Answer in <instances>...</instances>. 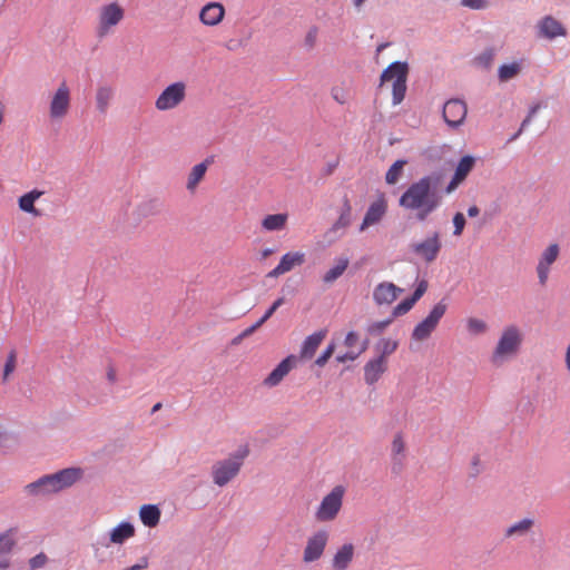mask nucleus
I'll list each match as a JSON object with an SVG mask.
<instances>
[{
	"mask_svg": "<svg viewBox=\"0 0 570 570\" xmlns=\"http://www.w3.org/2000/svg\"><path fill=\"white\" fill-rule=\"evenodd\" d=\"M440 183L439 174L422 177L401 196L400 205L414 212L419 220H425L442 203V196L439 193Z\"/></svg>",
	"mask_w": 570,
	"mask_h": 570,
	"instance_id": "1",
	"label": "nucleus"
},
{
	"mask_svg": "<svg viewBox=\"0 0 570 570\" xmlns=\"http://www.w3.org/2000/svg\"><path fill=\"white\" fill-rule=\"evenodd\" d=\"M82 475L80 468H67L52 474H46L27 484L23 491L36 498H43L75 484Z\"/></svg>",
	"mask_w": 570,
	"mask_h": 570,
	"instance_id": "2",
	"label": "nucleus"
},
{
	"mask_svg": "<svg viewBox=\"0 0 570 570\" xmlns=\"http://www.w3.org/2000/svg\"><path fill=\"white\" fill-rule=\"evenodd\" d=\"M247 445L239 446L227 459L216 461L212 466L213 482L218 487L228 484L240 471L244 460L248 456Z\"/></svg>",
	"mask_w": 570,
	"mask_h": 570,
	"instance_id": "3",
	"label": "nucleus"
},
{
	"mask_svg": "<svg viewBox=\"0 0 570 570\" xmlns=\"http://www.w3.org/2000/svg\"><path fill=\"white\" fill-rule=\"evenodd\" d=\"M521 343L522 334L520 330L514 325L505 327L492 353V363L501 365L504 361L514 356L519 352Z\"/></svg>",
	"mask_w": 570,
	"mask_h": 570,
	"instance_id": "4",
	"label": "nucleus"
},
{
	"mask_svg": "<svg viewBox=\"0 0 570 570\" xmlns=\"http://www.w3.org/2000/svg\"><path fill=\"white\" fill-rule=\"evenodd\" d=\"M448 305L444 301L436 303L429 315L422 320L412 332V340L415 342L426 341L438 327L441 318L446 312Z\"/></svg>",
	"mask_w": 570,
	"mask_h": 570,
	"instance_id": "5",
	"label": "nucleus"
},
{
	"mask_svg": "<svg viewBox=\"0 0 570 570\" xmlns=\"http://www.w3.org/2000/svg\"><path fill=\"white\" fill-rule=\"evenodd\" d=\"M345 489L342 485H336L326 494L315 513V518L321 522H328L334 520L343 504Z\"/></svg>",
	"mask_w": 570,
	"mask_h": 570,
	"instance_id": "6",
	"label": "nucleus"
},
{
	"mask_svg": "<svg viewBox=\"0 0 570 570\" xmlns=\"http://www.w3.org/2000/svg\"><path fill=\"white\" fill-rule=\"evenodd\" d=\"M125 17V10L117 3L112 2L102 6L99 13V23L96 30L98 38L102 39L109 33L110 28L117 26Z\"/></svg>",
	"mask_w": 570,
	"mask_h": 570,
	"instance_id": "7",
	"label": "nucleus"
},
{
	"mask_svg": "<svg viewBox=\"0 0 570 570\" xmlns=\"http://www.w3.org/2000/svg\"><path fill=\"white\" fill-rule=\"evenodd\" d=\"M186 96V86L178 81L166 87L157 98L155 106L158 110H169L177 107Z\"/></svg>",
	"mask_w": 570,
	"mask_h": 570,
	"instance_id": "8",
	"label": "nucleus"
},
{
	"mask_svg": "<svg viewBox=\"0 0 570 570\" xmlns=\"http://www.w3.org/2000/svg\"><path fill=\"white\" fill-rule=\"evenodd\" d=\"M468 114V107L460 99H450L443 106L444 121L451 128H458L463 124Z\"/></svg>",
	"mask_w": 570,
	"mask_h": 570,
	"instance_id": "9",
	"label": "nucleus"
},
{
	"mask_svg": "<svg viewBox=\"0 0 570 570\" xmlns=\"http://www.w3.org/2000/svg\"><path fill=\"white\" fill-rule=\"evenodd\" d=\"M328 533L325 530H320L308 538L304 549L303 560L306 563L318 560L327 544Z\"/></svg>",
	"mask_w": 570,
	"mask_h": 570,
	"instance_id": "10",
	"label": "nucleus"
},
{
	"mask_svg": "<svg viewBox=\"0 0 570 570\" xmlns=\"http://www.w3.org/2000/svg\"><path fill=\"white\" fill-rule=\"evenodd\" d=\"M441 247L440 236L438 233H434L431 237L414 244L412 249L424 262L431 263L438 257Z\"/></svg>",
	"mask_w": 570,
	"mask_h": 570,
	"instance_id": "11",
	"label": "nucleus"
},
{
	"mask_svg": "<svg viewBox=\"0 0 570 570\" xmlns=\"http://www.w3.org/2000/svg\"><path fill=\"white\" fill-rule=\"evenodd\" d=\"M298 357L294 354L286 356L282 360L276 367L266 376L264 384L273 387L278 385L282 380L289 373L292 368L296 366Z\"/></svg>",
	"mask_w": 570,
	"mask_h": 570,
	"instance_id": "12",
	"label": "nucleus"
},
{
	"mask_svg": "<svg viewBox=\"0 0 570 570\" xmlns=\"http://www.w3.org/2000/svg\"><path fill=\"white\" fill-rule=\"evenodd\" d=\"M560 253L558 244L549 245L539 259L537 266L538 278L541 285H546L551 265L557 261Z\"/></svg>",
	"mask_w": 570,
	"mask_h": 570,
	"instance_id": "13",
	"label": "nucleus"
},
{
	"mask_svg": "<svg viewBox=\"0 0 570 570\" xmlns=\"http://www.w3.org/2000/svg\"><path fill=\"white\" fill-rule=\"evenodd\" d=\"M70 106V91L65 82L60 85L58 90L52 97L50 102V116L51 118H61L63 117L69 109Z\"/></svg>",
	"mask_w": 570,
	"mask_h": 570,
	"instance_id": "14",
	"label": "nucleus"
},
{
	"mask_svg": "<svg viewBox=\"0 0 570 570\" xmlns=\"http://www.w3.org/2000/svg\"><path fill=\"white\" fill-rule=\"evenodd\" d=\"M407 75L409 65L394 61V105L401 104L405 97Z\"/></svg>",
	"mask_w": 570,
	"mask_h": 570,
	"instance_id": "15",
	"label": "nucleus"
},
{
	"mask_svg": "<svg viewBox=\"0 0 570 570\" xmlns=\"http://www.w3.org/2000/svg\"><path fill=\"white\" fill-rule=\"evenodd\" d=\"M475 164L472 156H464L459 161L454 175L445 188L446 194L453 193L468 177Z\"/></svg>",
	"mask_w": 570,
	"mask_h": 570,
	"instance_id": "16",
	"label": "nucleus"
},
{
	"mask_svg": "<svg viewBox=\"0 0 570 570\" xmlns=\"http://www.w3.org/2000/svg\"><path fill=\"white\" fill-rule=\"evenodd\" d=\"M17 532L18 528L12 527L0 533V570L7 569L10 566L9 556L17 544L14 539Z\"/></svg>",
	"mask_w": 570,
	"mask_h": 570,
	"instance_id": "17",
	"label": "nucleus"
},
{
	"mask_svg": "<svg viewBox=\"0 0 570 570\" xmlns=\"http://www.w3.org/2000/svg\"><path fill=\"white\" fill-rule=\"evenodd\" d=\"M539 36L547 39L566 36L564 27L551 16H547L538 23Z\"/></svg>",
	"mask_w": 570,
	"mask_h": 570,
	"instance_id": "18",
	"label": "nucleus"
},
{
	"mask_svg": "<svg viewBox=\"0 0 570 570\" xmlns=\"http://www.w3.org/2000/svg\"><path fill=\"white\" fill-rule=\"evenodd\" d=\"M225 16V8L219 2H209L199 12L200 21L206 26L218 24Z\"/></svg>",
	"mask_w": 570,
	"mask_h": 570,
	"instance_id": "19",
	"label": "nucleus"
},
{
	"mask_svg": "<svg viewBox=\"0 0 570 570\" xmlns=\"http://www.w3.org/2000/svg\"><path fill=\"white\" fill-rule=\"evenodd\" d=\"M387 209V203L383 197H380L377 200L371 204L368 207L363 223L360 227L361 230H364L365 228L370 227L371 225H374L381 220L383 215L385 214Z\"/></svg>",
	"mask_w": 570,
	"mask_h": 570,
	"instance_id": "20",
	"label": "nucleus"
},
{
	"mask_svg": "<svg viewBox=\"0 0 570 570\" xmlns=\"http://www.w3.org/2000/svg\"><path fill=\"white\" fill-rule=\"evenodd\" d=\"M326 336V331L322 330L318 332L313 333L312 335L307 336L301 347L299 356H297L301 360H311L317 348L320 347L321 343Z\"/></svg>",
	"mask_w": 570,
	"mask_h": 570,
	"instance_id": "21",
	"label": "nucleus"
},
{
	"mask_svg": "<svg viewBox=\"0 0 570 570\" xmlns=\"http://www.w3.org/2000/svg\"><path fill=\"white\" fill-rule=\"evenodd\" d=\"M387 347H389V342L385 343L383 354L377 356L376 358L370 361L365 365L364 377H365V382L367 384L375 383L379 380L380 375L384 372V370H385L383 366L384 355L390 353Z\"/></svg>",
	"mask_w": 570,
	"mask_h": 570,
	"instance_id": "22",
	"label": "nucleus"
},
{
	"mask_svg": "<svg viewBox=\"0 0 570 570\" xmlns=\"http://www.w3.org/2000/svg\"><path fill=\"white\" fill-rule=\"evenodd\" d=\"M213 163L214 157H207L204 161L195 165L191 168L186 185V188L189 191H193L197 187V185L204 179L209 165H212Z\"/></svg>",
	"mask_w": 570,
	"mask_h": 570,
	"instance_id": "23",
	"label": "nucleus"
},
{
	"mask_svg": "<svg viewBox=\"0 0 570 570\" xmlns=\"http://www.w3.org/2000/svg\"><path fill=\"white\" fill-rule=\"evenodd\" d=\"M428 282L425 279L420 281L413 295L402 301L394 307V315L406 314L414 306V304L424 295V293L428 289Z\"/></svg>",
	"mask_w": 570,
	"mask_h": 570,
	"instance_id": "24",
	"label": "nucleus"
},
{
	"mask_svg": "<svg viewBox=\"0 0 570 570\" xmlns=\"http://www.w3.org/2000/svg\"><path fill=\"white\" fill-rule=\"evenodd\" d=\"M534 525V520L531 518H524L509 525L504 530V537L508 539L522 538L531 532Z\"/></svg>",
	"mask_w": 570,
	"mask_h": 570,
	"instance_id": "25",
	"label": "nucleus"
},
{
	"mask_svg": "<svg viewBox=\"0 0 570 570\" xmlns=\"http://www.w3.org/2000/svg\"><path fill=\"white\" fill-rule=\"evenodd\" d=\"M161 511L156 504H144L139 510V518L144 525L155 528L159 524Z\"/></svg>",
	"mask_w": 570,
	"mask_h": 570,
	"instance_id": "26",
	"label": "nucleus"
},
{
	"mask_svg": "<svg viewBox=\"0 0 570 570\" xmlns=\"http://www.w3.org/2000/svg\"><path fill=\"white\" fill-rule=\"evenodd\" d=\"M43 195L42 190L32 189L19 197L18 204L22 212L33 216H40L41 213L35 207V202Z\"/></svg>",
	"mask_w": 570,
	"mask_h": 570,
	"instance_id": "27",
	"label": "nucleus"
},
{
	"mask_svg": "<svg viewBox=\"0 0 570 570\" xmlns=\"http://www.w3.org/2000/svg\"><path fill=\"white\" fill-rule=\"evenodd\" d=\"M135 535V527L130 522H121L109 533V542L122 544L126 540Z\"/></svg>",
	"mask_w": 570,
	"mask_h": 570,
	"instance_id": "28",
	"label": "nucleus"
},
{
	"mask_svg": "<svg viewBox=\"0 0 570 570\" xmlns=\"http://www.w3.org/2000/svg\"><path fill=\"white\" fill-rule=\"evenodd\" d=\"M354 556V547L352 543H345L338 549L333 558V568L335 570H345L351 563Z\"/></svg>",
	"mask_w": 570,
	"mask_h": 570,
	"instance_id": "29",
	"label": "nucleus"
},
{
	"mask_svg": "<svg viewBox=\"0 0 570 570\" xmlns=\"http://www.w3.org/2000/svg\"><path fill=\"white\" fill-rule=\"evenodd\" d=\"M288 215L285 213L271 214L262 220V227L267 232H277L285 228Z\"/></svg>",
	"mask_w": 570,
	"mask_h": 570,
	"instance_id": "30",
	"label": "nucleus"
},
{
	"mask_svg": "<svg viewBox=\"0 0 570 570\" xmlns=\"http://www.w3.org/2000/svg\"><path fill=\"white\" fill-rule=\"evenodd\" d=\"M373 299L376 305L381 306L383 304L392 303V282H383L379 284L373 292Z\"/></svg>",
	"mask_w": 570,
	"mask_h": 570,
	"instance_id": "31",
	"label": "nucleus"
},
{
	"mask_svg": "<svg viewBox=\"0 0 570 570\" xmlns=\"http://www.w3.org/2000/svg\"><path fill=\"white\" fill-rule=\"evenodd\" d=\"M161 208H163V203L160 202V199L153 198V199H148V200H145L141 204H139V206L137 207V210H138L139 216L146 218V217L156 216V215L160 214Z\"/></svg>",
	"mask_w": 570,
	"mask_h": 570,
	"instance_id": "32",
	"label": "nucleus"
},
{
	"mask_svg": "<svg viewBox=\"0 0 570 570\" xmlns=\"http://www.w3.org/2000/svg\"><path fill=\"white\" fill-rule=\"evenodd\" d=\"M305 262V255L303 253H287L285 254L278 264L279 269L284 273L289 272L297 265H302Z\"/></svg>",
	"mask_w": 570,
	"mask_h": 570,
	"instance_id": "33",
	"label": "nucleus"
},
{
	"mask_svg": "<svg viewBox=\"0 0 570 570\" xmlns=\"http://www.w3.org/2000/svg\"><path fill=\"white\" fill-rule=\"evenodd\" d=\"M112 96H114V90L111 87L102 86L97 89L96 104H97V109L101 114H105L107 111Z\"/></svg>",
	"mask_w": 570,
	"mask_h": 570,
	"instance_id": "34",
	"label": "nucleus"
},
{
	"mask_svg": "<svg viewBox=\"0 0 570 570\" xmlns=\"http://www.w3.org/2000/svg\"><path fill=\"white\" fill-rule=\"evenodd\" d=\"M347 266V258H338L336 265L325 273V275L323 276V282L327 284L335 282L338 277L342 276Z\"/></svg>",
	"mask_w": 570,
	"mask_h": 570,
	"instance_id": "35",
	"label": "nucleus"
},
{
	"mask_svg": "<svg viewBox=\"0 0 570 570\" xmlns=\"http://www.w3.org/2000/svg\"><path fill=\"white\" fill-rule=\"evenodd\" d=\"M352 207L348 198L345 196L343 199V208L336 223L333 225V229L345 228L351 223Z\"/></svg>",
	"mask_w": 570,
	"mask_h": 570,
	"instance_id": "36",
	"label": "nucleus"
},
{
	"mask_svg": "<svg viewBox=\"0 0 570 570\" xmlns=\"http://www.w3.org/2000/svg\"><path fill=\"white\" fill-rule=\"evenodd\" d=\"M520 71H521V65L519 62L502 65L498 71L499 79L501 81H508V80L514 78L515 76H518Z\"/></svg>",
	"mask_w": 570,
	"mask_h": 570,
	"instance_id": "37",
	"label": "nucleus"
},
{
	"mask_svg": "<svg viewBox=\"0 0 570 570\" xmlns=\"http://www.w3.org/2000/svg\"><path fill=\"white\" fill-rule=\"evenodd\" d=\"M466 330L471 335H481L488 331V325L481 318L469 317L466 320Z\"/></svg>",
	"mask_w": 570,
	"mask_h": 570,
	"instance_id": "38",
	"label": "nucleus"
},
{
	"mask_svg": "<svg viewBox=\"0 0 570 570\" xmlns=\"http://www.w3.org/2000/svg\"><path fill=\"white\" fill-rule=\"evenodd\" d=\"M392 324V316L387 317L384 321L374 322L368 325L367 333L372 336H379L384 333V331Z\"/></svg>",
	"mask_w": 570,
	"mask_h": 570,
	"instance_id": "39",
	"label": "nucleus"
},
{
	"mask_svg": "<svg viewBox=\"0 0 570 570\" xmlns=\"http://www.w3.org/2000/svg\"><path fill=\"white\" fill-rule=\"evenodd\" d=\"M285 303V297H278L264 313V315L258 320V323L263 326L273 315L274 313Z\"/></svg>",
	"mask_w": 570,
	"mask_h": 570,
	"instance_id": "40",
	"label": "nucleus"
},
{
	"mask_svg": "<svg viewBox=\"0 0 570 570\" xmlns=\"http://www.w3.org/2000/svg\"><path fill=\"white\" fill-rule=\"evenodd\" d=\"M16 362H17V353L14 350H12L8 357H7V361L4 363V366H3V381H7L8 376L14 371L16 368Z\"/></svg>",
	"mask_w": 570,
	"mask_h": 570,
	"instance_id": "41",
	"label": "nucleus"
},
{
	"mask_svg": "<svg viewBox=\"0 0 570 570\" xmlns=\"http://www.w3.org/2000/svg\"><path fill=\"white\" fill-rule=\"evenodd\" d=\"M392 80V63H390L382 72L381 77H380V83H379V87L376 89V94H375V99H374V104L377 105V101H379V94L383 87V85L385 82H389Z\"/></svg>",
	"mask_w": 570,
	"mask_h": 570,
	"instance_id": "42",
	"label": "nucleus"
},
{
	"mask_svg": "<svg viewBox=\"0 0 570 570\" xmlns=\"http://www.w3.org/2000/svg\"><path fill=\"white\" fill-rule=\"evenodd\" d=\"M335 351V343H331L327 345V347L323 351V353L316 358L315 365L323 367L327 361L332 357Z\"/></svg>",
	"mask_w": 570,
	"mask_h": 570,
	"instance_id": "43",
	"label": "nucleus"
},
{
	"mask_svg": "<svg viewBox=\"0 0 570 570\" xmlns=\"http://www.w3.org/2000/svg\"><path fill=\"white\" fill-rule=\"evenodd\" d=\"M47 562H48L47 554L43 552H40L29 560V566H30L31 570H36V569L45 567Z\"/></svg>",
	"mask_w": 570,
	"mask_h": 570,
	"instance_id": "44",
	"label": "nucleus"
},
{
	"mask_svg": "<svg viewBox=\"0 0 570 570\" xmlns=\"http://www.w3.org/2000/svg\"><path fill=\"white\" fill-rule=\"evenodd\" d=\"M453 225H454V232L453 234L455 236H460L464 229L465 226V218L462 213H456L453 217Z\"/></svg>",
	"mask_w": 570,
	"mask_h": 570,
	"instance_id": "45",
	"label": "nucleus"
},
{
	"mask_svg": "<svg viewBox=\"0 0 570 570\" xmlns=\"http://www.w3.org/2000/svg\"><path fill=\"white\" fill-rule=\"evenodd\" d=\"M461 4L470 9L480 10L487 7L488 0H462Z\"/></svg>",
	"mask_w": 570,
	"mask_h": 570,
	"instance_id": "46",
	"label": "nucleus"
},
{
	"mask_svg": "<svg viewBox=\"0 0 570 570\" xmlns=\"http://www.w3.org/2000/svg\"><path fill=\"white\" fill-rule=\"evenodd\" d=\"M357 342H358V334L356 332L351 331L347 333L344 344L347 347H353L357 344Z\"/></svg>",
	"mask_w": 570,
	"mask_h": 570,
	"instance_id": "47",
	"label": "nucleus"
},
{
	"mask_svg": "<svg viewBox=\"0 0 570 570\" xmlns=\"http://www.w3.org/2000/svg\"><path fill=\"white\" fill-rule=\"evenodd\" d=\"M540 109V106L539 105H535L533 106L530 111H529V115L527 116V118L522 121L521 124V128L520 130H523L524 127L531 121V119L534 117V115L537 114V111Z\"/></svg>",
	"mask_w": 570,
	"mask_h": 570,
	"instance_id": "48",
	"label": "nucleus"
},
{
	"mask_svg": "<svg viewBox=\"0 0 570 570\" xmlns=\"http://www.w3.org/2000/svg\"><path fill=\"white\" fill-rule=\"evenodd\" d=\"M357 356H358V353H356V354H355V353H353V352H347V353H345V354H343V355H338V356L336 357V361H337L338 363H344V362H346V361H354Z\"/></svg>",
	"mask_w": 570,
	"mask_h": 570,
	"instance_id": "49",
	"label": "nucleus"
},
{
	"mask_svg": "<svg viewBox=\"0 0 570 570\" xmlns=\"http://www.w3.org/2000/svg\"><path fill=\"white\" fill-rule=\"evenodd\" d=\"M262 325L258 323V321L256 323H254L252 326H249L248 328L244 330L242 332L243 336L245 338L249 337L250 335H253Z\"/></svg>",
	"mask_w": 570,
	"mask_h": 570,
	"instance_id": "50",
	"label": "nucleus"
},
{
	"mask_svg": "<svg viewBox=\"0 0 570 570\" xmlns=\"http://www.w3.org/2000/svg\"><path fill=\"white\" fill-rule=\"evenodd\" d=\"M147 567H148V560H147V558H146V557H142V558L140 559V562H139V563L134 564V566H131V567H129V568H127V569H125V570H142V569H145V568H147Z\"/></svg>",
	"mask_w": 570,
	"mask_h": 570,
	"instance_id": "51",
	"label": "nucleus"
},
{
	"mask_svg": "<svg viewBox=\"0 0 570 570\" xmlns=\"http://www.w3.org/2000/svg\"><path fill=\"white\" fill-rule=\"evenodd\" d=\"M316 39V30H309L308 33L305 37V43L309 47H313Z\"/></svg>",
	"mask_w": 570,
	"mask_h": 570,
	"instance_id": "52",
	"label": "nucleus"
},
{
	"mask_svg": "<svg viewBox=\"0 0 570 570\" xmlns=\"http://www.w3.org/2000/svg\"><path fill=\"white\" fill-rule=\"evenodd\" d=\"M394 453H402L404 451V443L400 438H394Z\"/></svg>",
	"mask_w": 570,
	"mask_h": 570,
	"instance_id": "53",
	"label": "nucleus"
},
{
	"mask_svg": "<svg viewBox=\"0 0 570 570\" xmlns=\"http://www.w3.org/2000/svg\"><path fill=\"white\" fill-rule=\"evenodd\" d=\"M242 46V41L237 39H230L226 42V48L228 50H236Z\"/></svg>",
	"mask_w": 570,
	"mask_h": 570,
	"instance_id": "54",
	"label": "nucleus"
},
{
	"mask_svg": "<svg viewBox=\"0 0 570 570\" xmlns=\"http://www.w3.org/2000/svg\"><path fill=\"white\" fill-rule=\"evenodd\" d=\"M338 165V160H335L333 163H328L325 168H324V175L325 176H330L333 174V171L335 170V168L337 167Z\"/></svg>",
	"mask_w": 570,
	"mask_h": 570,
	"instance_id": "55",
	"label": "nucleus"
},
{
	"mask_svg": "<svg viewBox=\"0 0 570 570\" xmlns=\"http://www.w3.org/2000/svg\"><path fill=\"white\" fill-rule=\"evenodd\" d=\"M405 164H406L405 160L394 161V183L396 181V177Z\"/></svg>",
	"mask_w": 570,
	"mask_h": 570,
	"instance_id": "56",
	"label": "nucleus"
},
{
	"mask_svg": "<svg viewBox=\"0 0 570 570\" xmlns=\"http://www.w3.org/2000/svg\"><path fill=\"white\" fill-rule=\"evenodd\" d=\"M389 47H390V42H383V43H381V45H379V46H377V48H376V52H375V57H374V60H375V62H376V63H380V60H379L380 53H381L384 49H386V48H389Z\"/></svg>",
	"mask_w": 570,
	"mask_h": 570,
	"instance_id": "57",
	"label": "nucleus"
},
{
	"mask_svg": "<svg viewBox=\"0 0 570 570\" xmlns=\"http://www.w3.org/2000/svg\"><path fill=\"white\" fill-rule=\"evenodd\" d=\"M564 366L567 371L570 372V341L564 353Z\"/></svg>",
	"mask_w": 570,
	"mask_h": 570,
	"instance_id": "58",
	"label": "nucleus"
},
{
	"mask_svg": "<svg viewBox=\"0 0 570 570\" xmlns=\"http://www.w3.org/2000/svg\"><path fill=\"white\" fill-rule=\"evenodd\" d=\"M282 274H284V271H281V269H279V266L277 265L274 269H272V271L267 274V276H268V277H277V276H279V275H282Z\"/></svg>",
	"mask_w": 570,
	"mask_h": 570,
	"instance_id": "59",
	"label": "nucleus"
},
{
	"mask_svg": "<svg viewBox=\"0 0 570 570\" xmlns=\"http://www.w3.org/2000/svg\"><path fill=\"white\" fill-rule=\"evenodd\" d=\"M107 379L111 383H114L116 381V371L112 367H109V370L107 372Z\"/></svg>",
	"mask_w": 570,
	"mask_h": 570,
	"instance_id": "60",
	"label": "nucleus"
},
{
	"mask_svg": "<svg viewBox=\"0 0 570 570\" xmlns=\"http://www.w3.org/2000/svg\"><path fill=\"white\" fill-rule=\"evenodd\" d=\"M479 213H480V209H479L476 206H474V205H473V206H471V207L468 209V215H469L470 217H475V216H478V215H479Z\"/></svg>",
	"mask_w": 570,
	"mask_h": 570,
	"instance_id": "61",
	"label": "nucleus"
},
{
	"mask_svg": "<svg viewBox=\"0 0 570 570\" xmlns=\"http://www.w3.org/2000/svg\"><path fill=\"white\" fill-rule=\"evenodd\" d=\"M472 464L474 466V475H476L479 473V465H480V458L479 456H474L472 459Z\"/></svg>",
	"mask_w": 570,
	"mask_h": 570,
	"instance_id": "62",
	"label": "nucleus"
},
{
	"mask_svg": "<svg viewBox=\"0 0 570 570\" xmlns=\"http://www.w3.org/2000/svg\"><path fill=\"white\" fill-rule=\"evenodd\" d=\"M333 98L338 101L340 104H344L345 101L340 97V90L333 89L332 90Z\"/></svg>",
	"mask_w": 570,
	"mask_h": 570,
	"instance_id": "63",
	"label": "nucleus"
},
{
	"mask_svg": "<svg viewBox=\"0 0 570 570\" xmlns=\"http://www.w3.org/2000/svg\"><path fill=\"white\" fill-rule=\"evenodd\" d=\"M274 253H275V250L273 248H265L262 252V257L265 259V258L269 257L271 255H273Z\"/></svg>",
	"mask_w": 570,
	"mask_h": 570,
	"instance_id": "64",
	"label": "nucleus"
}]
</instances>
